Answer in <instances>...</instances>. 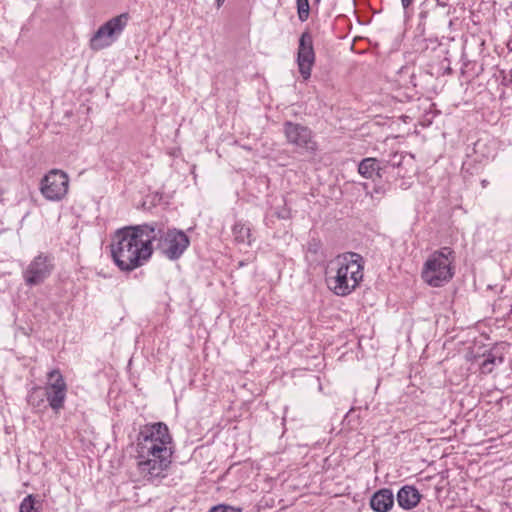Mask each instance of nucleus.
Here are the masks:
<instances>
[{
  "label": "nucleus",
  "mask_w": 512,
  "mask_h": 512,
  "mask_svg": "<svg viewBox=\"0 0 512 512\" xmlns=\"http://www.w3.org/2000/svg\"><path fill=\"white\" fill-rule=\"evenodd\" d=\"M321 0H314L315 3H319Z\"/></svg>",
  "instance_id": "nucleus-29"
},
{
  "label": "nucleus",
  "mask_w": 512,
  "mask_h": 512,
  "mask_svg": "<svg viewBox=\"0 0 512 512\" xmlns=\"http://www.w3.org/2000/svg\"><path fill=\"white\" fill-rule=\"evenodd\" d=\"M20 512H37L33 495L26 496L20 504Z\"/></svg>",
  "instance_id": "nucleus-20"
},
{
  "label": "nucleus",
  "mask_w": 512,
  "mask_h": 512,
  "mask_svg": "<svg viewBox=\"0 0 512 512\" xmlns=\"http://www.w3.org/2000/svg\"><path fill=\"white\" fill-rule=\"evenodd\" d=\"M427 14H428V13H427L426 11H422V12H420V15H419V16H420V18H421V19H424V18H426V17H427Z\"/></svg>",
  "instance_id": "nucleus-27"
},
{
  "label": "nucleus",
  "mask_w": 512,
  "mask_h": 512,
  "mask_svg": "<svg viewBox=\"0 0 512 512\" xmlns=\"http://www.w3.org/2000/svg\"><path fill=\"white\" fill-rule=\"evenodd\" d=\"M69 188L68 175L58 169H52L41 180L40 191L49 201L62 200Z\"/></svg>",
  "instance_id": "nucleus-8"
},
{
  "label": "nucleus",
  "mask_w": 512,
  "mask_h": 512,
  "mask_svg": "<svg viewBox=\"0 0 512 512\" xmlns=\"http://www.w3.org/2000/svg\"><path fill=\"white\" fill-rule=\"evenodd\" d=\"M402 158H403L402 155L394 154L393 160H392V165L393 166H400L401 162H402Z\"/></svg>",
  "instance_id": "nucleus-25"
},
{
  "label": "nucleus",
  "mask_w": 512,
  "mask_h": 512,
  "mask_svg": "<svg viewBox=\"0 0 512 512\" xmlns=\"http://www.w3.org/2000/svg\"><path fill=\"white\" fill-rule=\"evenodd\" d=\"M381 171L380 161L376 158H364L358 165L359 174L367 179H374L375 176L381 178Z\"/></svg>",
  "instance_id": "nucleus-15"
},
{
  "label": "nucleus",
  "mask_w": 512,
  "mask_h": 512,
  "mask_svg": "<svg viewBox=\"0 0 512 512\" xmlns=\"http://www.w3.org/2000/svg\"><path fill=\"white\" fill-rule=\"evenodd\" d=\"M321 248V244L319 241L312 240L308 245V251L317 254Z\"/></svg>",
  "instance_id": "nucleus-23"
},
{
  "label": "nucleus",
  "mask_w": 512,
  "mask_h": 512,
  "mask_svg": "<svg viewBox=\"0 0 512 512\" xmlns=\"http://www.w3.org/2000/svg\"><path fill=\"white\" fill-rule=\"evenodd\" d=\"M174 447L168 426L163 422L144 425L136 438L135 446Z\"/></svg>",
  "instance_id": "nucleus-7"
},
{
  "label": "nucleus",
  "mask_w": 512,
  "mask_h": 512,
  "mask_svg": "<svg viewBox=\"0 0 512 512\" xmlns=\"http://www.w3.org/2000/svg\"><path fill=\"white\" fill-rule=\"evenodd\" d=\"M225 0H216L217 7H221Z\"/></svg>",
  "instance_id": "nucleus-28"
},
{
  "label": "nucleus",
  "mask_w": 512,
  "mask_h": 512,
  "mask_svg": "<svg viewBox=\"0 0 512 512\" xmlns=\"http://www.w3.org/2000/svg\"><path fill=\"white\" fill-rule=\"evenodd\" d=\"M336 275L328 279L329 288L338 296H347L363 279V257L354 252L338 255L332 262Z\"/></svg>",
  "instance_id": "nucleus-2"
},
{
  "label": "nucleus",
  "mask_w": 512,
  "mask_h": 512,
  "mask_svg": "<svg viewBox=\"0 0 512 512\" xmlns=\"http://www.w3.org/2000/svg\"><path fill=\"white\" fill-rule=\"evenodd\" d=\"M128 20L129 14L122 13L102 24L91 37L90 48L99 51L111 46L124 31Z\"/></svg>",
  "instance_id": "nucleus-6"
},
{
  "label": "nucleus",
  "mask_w": 512,
  "mask_h": 512,
  "mask_svg": "<svg viewBox=\"0 0 512 512\" xmlns=\"http://www.w3.org/2000/svg\"><path fill=\"white\" fill-rule=\"evenodd\" d=\"M402 158H403L402 155L394 154L393 160H392V165L393 166H400L401 162H402Z\"/></svg>",
  "instance_id": "nucleus-24"
},
{
  "label": "nucleus",
  "mask_w": 512,
  "mask_h": 512,
  "mask_svg": "<svg viewBox=\"0 0 512 512\" xmlns=\"http://www.w3.org/2000/svg\"><path fill=\"white\" fill-rule=\"evenodd\" d=\"M454 259V251L450 247H442L434 251L424 263L423 280L432 287H441L449 282L454 275L452 269Z\"/></svg>",
  "instance_id": "nucleus-5"
},
{
  "label": "nucleus",
  "mask_w": 512,
  "mask_h": 512,
  "mask_svg": "<svg viewBox=\"0 0 512 512\" xmlns=\"http://www.w3.org/2000/svg\"><path fill=\"white\" fill-rule=\"evenodd\" d=\"M298 17L301 22L308 19L310 13V6L308 0H296Z\"/></svg>",
  "instance_id": "nucleus-18"
},
{
  "label": "nucleus",
  "mask_w": 512,
  "mask_h": 512,
  "mask_svg": "<svg viewBox=\"0 0 512 512\" xmlns=\"http://www.w3.org/2000/svg\"><path fill=\"white\" fill-rule=\"evenodd\" d=\"M45 393H42L40 389H35L28 396V403L33 407H40L44 402Z\"/></svg>",
  "instance_id": "nucleus-19"
},
{
  "label": "nucleus",
  "mask_w": 512,
  "mask_h": 512,
  "mask_svg": "<svg viewBox=\"0 0 512 512\" xmlns=\"http://www.w3.org/2000/svg\"><path fill=\"white\" fill-rule=\"evenodd\" d=\"M45 397L49 406L55 413L64 408L67 394V384L57 369L48 373V382L45 386Z\"/></svg>",
  "instance_id": "nucleus-10"
},
{
  "label": "nucleus",
  "mask_w": 512,
  "mask_h": 512,
  "mask_svg": "<svg viewBox=\"0 0 512 512\" xmlns=\"http://www.w3.org/2000/svg\"><path fill=\"white\" fill-rule=\"evenodd\" d=\"M413 3V0H401V5L404 10H407Z\"/></svg>",
  "instance_id": "nucleus-26"
},
{
  "label": "nucleus",
  "mask_w": 512,
  "mask_h": 512,
  "mask_svg": "<svg viewBox=\"0 0 512 512\" xmlns=\"http://www.w3.org/2000/svg\"><path fill=\"white\" fill-rule=\"evenodd\" d=\"M394 505V494L391 489L382 488L370 498V507L375 512H388Z\"/></svg>",
  "instance_id": "nucleus-14"
},
{
  "label": "nucleus",
  "mask_w": 512,
  "mask_h": 512,
  "mask_svg": "<svg viewBox=\"0 0 512 512\" xmlns=\"http://www.w3.org/2000/svg\"><path fill=\"white\" fill-rule=\"evenodd\" d=\"M148 227L154 230V233H148L151 246L169 260L179 259L189 247V237L182 230L166 228L160 222H150Z\"/></svg>",
  "instance_id": "nucleus-4"
},
{
  "label": "nucleus",
  "mask_w": 512,
  "mask_h": 512,
  "mask_svg": "<svg viewBox=\"0 0 512 512\" xmlns=\"http://www.w3.org/2000/svg\"><path fill=\"white\" fill-rule=\"evenodd\" d=\"M283 206L276 208L275 215L279 219L287 220L291 218V210L286 206V201L283 199Z\"/></svg>",
  "instance_id": "nucleus-21"
},
{
  "label": "nucleus",
  "mask_w": 512,
  "mask_h": 512,
  "mask_svg": "<svg viewBox=\"0 0 512 512\" xmlns=\"http://www.w3.org/2000/svg\"><path fill=\"white\" fill-rule=\"evenodd\" d=\"M283 132L287 142L298 149L310 153H314L317 150V143L313 138V133L307 126L286 121L283 124Z\"/></svg>",
  "instance_id": "nucleus-9"
},
{
  "label": "nucleus",
  "mask_w": 512,
  "mask_h": 512,
  "mask_svg": "<svg viewBox=\"0 0 512 512\" xmlns=\"http://www.w3.org/2000/svg\"><path fill=\"white\" fill-rule=\"evenodd\" d=\"M421 498L422 495L419 490L412 485H404L399 489L396 495L398 505L405 510H410L416 507Z\"/></svg>",
  "instance_id": "nucleus-13"
},
{
  "label": "nucleus",
  "mask_w": 512,
  "mask_h": 512,
  "mask_svg": "<svg viewBox=\"0 0 512 512\" xmlns=\"http://www.w3.org/2000/svg\"><path fill=\"white\" fill-rule=\"evenodd\" d=\"M234 241L238 244L251 245V229L245 223L238 221L232 227Z\"/></svg>",
  "instance_id": "nucleus-16"
},
{
  "label": "nucleus",
  "mask_w": 512,
  "mask_h": 512,
  "mask_svg": "<svg viewBox=\"0 0 512 512\" xmlns=\"http://www.w3.org/2000/svg\"><path fill=\"white\" fill-rule=\"evenodd\" d=\"M148 233H154L148 223L126 226L114 233L110 244L111 256L121 271H133L151 258L154 246H151Z\"/></svg>",
  "instance_id": "nucleus-1"
},
{
  "label": "nucleus",
  "mask_w": 512,
  "mask_h": 512,
  "mask_svg": "<svg viewBox=\"0 0 512 512\" xmlns=\"http://www.w3.org/2000/svg\"><path fill=\"white\" fill-rule=\"evenodd\" d=\"M484 360L480 365L481 372L484 374H490L494 366L500 365L504 362V357L502 354L497 355L493 351H489L488 353L484 354Z\"/></svg>",
  "instance_id": "nucleus-17"
},
{
  "label": "nucleus",
  "mask_w": 512,
  "mask_h": 512,
  "mask_svg": "<svg viewBox=\"0 0 512 512\" xmlns=\"http://www.w3.org/2000/svg\"><path fill=\"white\" fill-rule=\"evenodd\" d=\"M137 470L143 480L154 483L166 476L172 463L174 447L135 446Z\"/></svg>",
  "instance_id": "nucleus-3"
},
{
  "label": "nucleus",
  "mask_w": 512,
  "mask_h": 512,
  "mask_svg": "<svg viewBox=\"0 0 512 512\" xmlns=\"http://www.w3.org/2000/svg\"><path fill=\"white\" fill-rule=\"evenodd\" d=\"M314 63L313 38L309 31H304L299 38L297 51V64L303 79L307 80L311 76V69Z\"/></svg>",
  "instance_id": "nucleus-12"
},
{
  "label": "nucleus",
  "mask_w": 512,
  "mask_h": 512,
  "mask_svg": "<svg viewBox=\"0 0 512 512\" xmlns=\"http://www.w3.org/2000/svg\"><path fill=\"white\" fill-rule=\"evenodd\" d=\"M54 269L53 257L46 254L36 256L23 271V279L28 286L43 283Z\"/></svg>",
  "instance_id": "nucleus-11"
},
{
  "label": "nucleus",
  "mask_w": 512,
  "mask_h": 512,
  "mask_svg": "<svg viewBox=\"0 0 512 512\" xmlns=\"http://www.w3.org/2000/svg\"><path fill=\"white\" fill-rule=\"evenodd\" d=\"M209 512H242L240 508H235L229 505L220 504L212 507Z\"/></svg>",
  "instance_id": "nucleus-22"
}]
</instances>
